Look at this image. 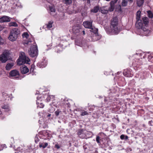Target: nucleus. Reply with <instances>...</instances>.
I'll list each match as a JSON object with an SVG mask.
<instances>
[{"label":"nucleus","instance_id":"obj_12","mask_svg":"<svg viewBox=\"0 0 153 153\" xmlns=\"http://www.w3.org/2000/svg\"><path fill=\"white\" fill-rule=\"evenodd\" d=\"M20 70L22 74H25L29 71V69L25 65H23L20 67Z\"/></svg>","mask_w":153,"mask_h":153},{"label":"nucleus","instance_id":"obj_40","mask_svg":"<svg viewBox=\"0 0 153 153\" xmlns=\"http://www.w3.org/2000/svg\"><path fill=\"white\" fill-rule=\"evenodd\" d=\"M31 151V149L29 148H28L25 150V152L26 153L30 152Z\"/></svg>","mask_w":153,"mask_h":153},{"label":"nucleus","instance_id":"obj_13","mask_svg":"<svg viewBox=\"0 0 153 153\" xmlns=\"http://www.w3.org/2000/svg\"><path fill=\"white\" fill-rule=\"evenodd\" d=\"M118 0H114V1H112L110 2V7L109 8V10L111 12L114 10V4L116 3Z\"/></svg>","mask_w":153,"mask_h":153},{"label":"nucleus","instance_id":"obj_51","mask_svg":"<svg viewBox=\"0 0 153 153\" xmlns=\"http://www.w3.org/2000/svg\"><path fill=\"white\" fill-rule=\"evenodd\" d=\"M82 44H84V41H83L82 42Z\"/></svg>","mask_w":153,"mask_h":153},{"label":"nucleus","instance_id":"obj_8","mask_svg":"<svg viewBox=\"0 0 153 153\" xmlns=\"http://www.w3.org/2000/svg\"><path fill=\"white\" fill-rule=\"evenodd\" d=\"M92 21H86L83 22L82 25L86 28L90 29V30H92L94 28H95L92 25Z\"/></svg>","mask_w":153,"mask_h":153},{"label":"nucleus","instance_id":"obj_25","mask_svg":"<svg viewBox=\"0 0 153 153\" xmlns=\"http://www.w3.org/2000/svg\"><path fill=\"white\" fill-rule=\"evenodd\" d=\"M120 138L121 140H127L128 138V137L127 136L124 134H122L120 136Z\"/></svg>","mask_w":153,"mask_h":153},{"label":"nucleus","instance_id":"obj_50","mask_svg":"<svg viewBox=\"0 0 153 153\" xmlns=\"http://www.w3.org/2000/svg\"><path fill=\"white\" fill-rule=\"evenodd\" d=\"M106 101V99H104V101Z\"/></svg>","mask_w":153,"mask_h":153},{"label":"nucleus","instance_id":"obj_10","mask_svg":"<svg viewBox=\"0 0 153 153\" xmlns=\"http://www.w3.org/2000/svg\"><path fill=\"white\" fill-rule=\"evenodd\" d=\"M10 76H15L16 79L19 78V72L16 70H13L11 71L9 73Z\"/></svg>","mask_w":153,"mask_h":153},{"label":"nucleus","instance_id":"obj_39","mask_svg":"<svg viewBox=\"0 0 153 153\" xmlns=\"http://www.w3.org/2000/svg\"><path fill=\"white\" fill-rule=\"evenodd\" d=\"M88 113L86 111H84L82 112L81 115L82 116H84L85 115H88Z\"/></svg>","mask_w":153,"mask_h":153},{"label":"nucleus","instance_id":"obj_20","mask_svg":"<svg viewBox=\"0 0 153 153\" xmlns=\"http://www.w3.org/2000/svg\"><path fill=\"white\" fill-rule=\"evenodd\" d=\"M99 10V6L94 7L91 10V12L94 13L97 12Z\"/></svg>","mask_w":153,"mask_h":153},{"label":"nucleus","instance_id":"obj_7","mask_svg":"<svg viewBox=\"0 0 153 153\" xmlns=\"http://www.w3.org/2000/svg\"><path fill=\"white\" fill-rule=\"evenodd\" d=\"M10 54V52L8 50H5L0 56V61L2 63L6 62L8 60Z\"/></svg>","mask_w":153,"mask_h":153},{"label":"nucleus","instance_id":"obj_26","mask_svg":"<svg viewBox=\"0 0 153 153\" xmlns=\"http://www.w3.org/2000/svg\"><path fill=\"white\" fill-rule=\"evenodd\" d=\"M147 13L148 16L149 18H152L153 17V14L151 11H148Z\"/></svg>","mask_w":153,"mask_h":153},{"label":"nucleus","instance_id":"obj_48","mask_svg":"<svg viewBox=\"0 0 153 153\" xmlns=\"http://www.w3.org/2000/svg\"><path fill=\"white\" fill-rule=\"evenodd\" d=\"M1 111H0V114H1Z\"/></svg>","mask_w":153,"mask_h":153},{"label":"nucleus","instance_id":"obj_29","mask_svg":"<svg viewBox=\"0 0 153 153\" xmlns=\"http://www.w3.org/2000/svg\"><path fill=\"white\" fill-rule=\"evenodd\" d=\"M135 62H136L137 65H141L142 63L141 60L140 59H136Z\"/></svg>","mask_w":153,"mask_h":153},{"label":"nucleus","instance_id":"obj_28","mask_svg":"<svg viewBox=\"0 0 153 153\" xmlns=\"http://www.w3.org/2000/svg\"><path fill=\"white\" fill-rule=\"evenodd\" d=\"M100 11L101 12L104 14H107L108 12V10H105L104 9H101Z\"/></svg>","mask_w":153,"mask_h":153},{"label":"nucleus","instance_id":"obj_52","mask_svg":"<svg viewBox=\"0 0 153 153\" xmlns=\"http://www.w3.org/2000/svg\"><path fill=\"white\" fill-rule=\"evenodd\" d=\"M85 45H87L86 44H85Z\"/></svg>","mask_w":153,"mask_h":153},{"label":"nucleus","instance_id":"obj_34","mask_svg":"<svg viewBox=\"0 0 153 153\" xmlns=\"http://www.w3.org/2000/svg\"><path fill=\"white\" fill-rule=\"evenodd\" d=\"M9 26H14V27H17L18 26V25L16 22H12L10 23L9 24Z\"/></svg>","mask_w":153,"mask_h":153},{"label":"nucleus","instance_id":"obj_37","mask_svg":"<svg viewBox=\"0 0 153 153\" xmlns=\"http://www.w3.org/2000/svg\"><path fill=\"white\" fill-rule=\"evenodd\" d=\"M34 66H35L33 65H31L30 70V72H33Z\"/></svg>","mask_w":153,"mask_h":153},{"label":"nucleus","instance_id":"obj_49","mask_svg":"<svg viewBox=\"0 0 153 153\" xmlns=\"http://www.w3.org/2000/svg\"><path fill=\"white\" fill-rule=\"evenodd\" d=\"M36 103H37V104H39V103H38L37 101H36Z\"/></svg>","mask_w":153,"mask_h":153},{"label":"nucleus","instance_id":"obj_30","mask_svg":"<svg viewBox=\"0 0 153 153\" xmlns=\"http://www.w3.org/2000/svg\"><path fill=\"white\" fill-rule=\"evenodd\" d=\"M2 96L4 99L6 100V98L8 97L9 96L7 93L4 92L2 93Z\"/></svg>","mask_w":153,"mask_h":153},{"label":"nucleus","instance_id":"obj_53","mask_svg":"<svg viewBox=\"0 0 153 153\" xmlns=\"http://www.w3.org/2000/svg\"><path fill=\"white\" fill-rule=\"evenodd\" d=\"M4 0V1H5V0Z\"/></svg>","mask_w":153,"mask_h":153},{"label":"nucleus","instance_id":"obj_15","mask_svg":"<svg viewBox=\"0 0 153 153\" xmlns=\"http://www.w3.org/2000/svg\"><path fill=\"white\" fill-rule=\"evenodd\" d=\"M142 20L143 24L146 26L147 27L148 26V24L149 23L148 18L146 17H145L143 18Z\"/></svg>","mask_w":153,"mask_h":153},{"label":"nucleus","instance_id":"obj_45","mask_svg":"<svg viewBox=\"0 0 153 153\" xmlns=\"http://www.w3.org/2000/svg\"><path fill=\"white\" fill-rule=\"evenodd\" d=\"M75 43L76 45H78L79 46H80V45L77 42V41L76 40L75 41Z\"/></svg>","mask_w":153,"mask_h":153},{"label":"nucleus","instance_id":"obj_47","mask_svg":"<svg viewBox=\"0 0 153 153\" xmlns=\"http://www.w3.org/2000/svg\"><path fill=\"white\" fill-rule=\"evenodd\" d=\"M51 116V114H49L48 115H47V117H50V116Z\"/></svg>","mask_w":153,"mask_h":153},{"label":"nucleus","instance_id":"obj_24","mask_svg":"<svg viewBox=\"0 0 153 153\" xmlns=\"http://www.w3.org/2000/svg\"><path fill=\"white\" fill-rule=\"evenodd\" d=\"M128 0H122V5L123 7L126 6L127 5Z\"/></svg>","mask_w":153,"mask_h":153},{"label":"nucleus","instance_id":"obj_33","mask_svg":"<svg viewBox=\"0 0 153 153\" xmlns=\"http://www.w3.org/2000/svg\"><path fill=\"white\" fill-rule=\"evenodd\" d=\"M63 2L65 4H69L71 3V0H63Z\"/></svg>","mask_w":153,"mask_h":153},{"label":"nucleus","instance_id":"obj_32","mask_svg":"<svg viewBox=\"0 0 153 153\" xmlns=\"http://www.w3.org/2000/svg\"><path fill=\"white\" fill-rule=\"evenodd\" d=\"M22 36L23 38H25L27 39L28 38V37H29V35L27 33L24 32L22 34Z\"/></svg>","mask_w":153,"mask_h":153},{"label":"nucleus","instance_id":"obj_43","mask_svg":"<svg viewBox=\"0 0 153 153\" xmlns=\"http://www.w3.org/2000/svg\"><path fill=\"white\" fill-rule=\"evenodd\" d=\"M44 106V105L42 103H40L39 105H38V106L40 108H43Z\"/></svg>","mask_w":153,"mask_h":153},{"label":"nucleus","instance_id":"obj_4","mask_svg":"<svg viewBox=\"0 0 153 153\" xmlns=\"http://www.w3.org/2000/svg\"><path fill=\"white\" fill-rule=\"evenodd\" d=\"M30 61V59L28 57L22 54L19 56V58L17 59V62L19 65H21L25 63L30 64L29 62Z\"/></svg>","mask_w":153,"mask_h":153},{"label":"nucleus","instance_id":"obj_46","mask_svg":"<svg viewBox=\"0 0 153 153\" xmlns=\"http://www.w3.org/2000/svg\"><path fill=\"white\" fill-rule=\"evenodd\" d=\"M130 3H132L133 2L134 0H127Z\"/></svg>","mask_w":153,"mask_h":153},{"label":"nucleus","instance_id":"obj_5","mask_svg":"<svg viewBox=\"0 0 153 153\" xmlns=\"http://www.w3.org/2000/svg\"><path fill=\"white\" fill-rule=\"evenodd\" d=\"M28 53L30 56L32 57L36 56L38 54V50L37 46L33 45L28 50Z\"/></svg>","mask_w":153,"mask_h":153},{"label":"nucleus","instance_id":"obj_22","mask_svg":"<svg viewBox=\"0 0 153 153\" xmlns=\"http://www.w3.org/2000/svg\"><path fill=\"white\" fill-rule=\"evenodd\" d=\"M140 13L141 11H140L138 10L137 11L136 15V19L137 20H140Z\"/></svg>","mask_w":153,"mask_h":153},{"label":"nucleus","instance_id":"obj_16","mask_svg":"<svg viewBox=\"0 0 153 153\" xmlns=\"http://www.w3.org/2000/svg\"><path fill=\"white\" fill-rule=\"evenodd\" d=\"M13 66V63H7L6 67L5 68L7 70H9L11 68H12V67Z\"/></svg>","mask_w":153,"mask_h":153},{"label":"nucleus","instance_id":"obj_2","mask_svg":"<svg viewBox=\"0 0 153 153\" xmlns=\"http://www.w3.org/2000/svg\"><path fill=\"white\" fill-rule=\"evenodd\" d=\"M98 29L96 28H94L92 30H90V31L91 32V34L90 37H89V40L91 41H95L100 39L101 36L98 34Z\"/></svg>","mask_w":153,"mask_h":153},{"label":"nucleus","instance_id":"obj_14","mask_svg":"<svg viewBox=\"0 0 153 153\" xmlns=\"http://www.w3.org/2000/svg\"><path fill=\"white\" fill-rule=\"evenodd\" d=\"M123 75L126 77L132 76V74H131L130 71L128 70H125L123 73Z\"/></svg>","mask_w":153,"mask_h":153},{"label":"nucleus","instance_id":"obj_18","mask_svg":"<svg viewBox=\"0 0 153 153\" xmlns=\"http://www.w3.org/2000/svg\"><path fill=\"white\" fill-rule=\"evenodd\" d=\"M1 107L2 108L4 109L5 111L7 112L10 110V109L8 104L3 105Z\"/></svg>","mask_w":153,"mask_h":153},{"label":"nucleus","instance_id":"obj_41","mask_svg":"<svg viewBox=\"0 0 153 153\" xmlns=\"http://www.w3.org/2000/svg\"><path fill=\"white\" fill-rule=\"evenodd\" d=\"M31 41L30 40H28L27 41H26L25 43L26 44L28 45H30L31 44Z\"/></svg>","mask_w":153,"mask_h":153},{"label":"nucleus","instance_id":"obj_9","mask_svg":"<svg viewBox=\"0 0 153 153\" xmlns=\"http://www.w3.org/2000/svg\"><path fill=\"white\" fill-rule=\"evenodd\" d=\"M81 27L80 26H74L73 27V33L77 36L80 35Z\"/></svg>","mask_w":153,"mask_h":153},{"label":"nucleus","instance_id":"obj_31","mask_svg":"<svg viewBox=\"0 0 153 153\" xmlns=\"http://www.w3.org/2000/svg\"><path fill=\"white\" fill-rule=\"evenodd\" d=\"M62 112L59 110L58 109L55 111V114L56 116H58L59 114H61Z\"/></svg>","mask_w":153,"mask_h":153},{"label":"nucleus","instance_id":"obj_17","mask_svg":"<svg viewBox=\"0 0 153 153\" xmlns=\"http://www.w3.org/2000/svg\"><path fill=\"white\" fill-rule=\"evenodd\" d=\"M48 145L47 143H39V146L40 148H42L43 149L45 148Z\"/></svg>","mask_w":153,"mask_h":153},{"label":"nucleus","instance_id":"obj_19","mask_svg":"<svg viewBox=\"0 0 153 153\" xmlns=\"http://www.w3.org/2000/svg\"><path fill=\"white\" fill-rule=\"evenodd\" d=\"M83 133V130L82 129H80L78 130L77 134L79 137L82 138H84V136L83 137L82 134Z\"/></svg>","mask_w":153,"mask_h":153},{"label":"nucleus","instance_id":"obj_36","mask_svg":"<svg viewBox=\"0 0 153 153\" xmlns=\"http://www.w3.org/2000/svg\"><path fill=\"white\" fill-rule=\"evenodd\" d=\"M50 10L51 12H55V9L53 7L51 6L49 7Z\"/></svg>","mask_w":153,"mask_h":153},{"label":"nucleus","instance_id":"obj_6","mask_svg":"<svg viewBox=\"0 0 153 153\" xmlns=\"http://www.w3.org/2000/svg\"><path fill=\"white\" fill-rule=\"evenodd\" d=\"M136 27L139 29H141L144 32L145 35H147L150 32V31L146 28H144L143 27V24L142 20H137V22L136 24Z\"/></svg>","mask_w":153,"mask_h":153},{"label":"nucleus","instance_id":"obj_3","mask_svg":"<svg viewBox=\"0 0 153 153\" xmlns=\"http://www.w3.org/2000/svg\"><path fill=\"white\" fill-rule=\"evenodd\" d=\"M20 33V31L18 28H15L11 30L8 39L10 41H14L16 40L18 37V35Z\"/></svg>","mask_w":153,"mask_h":153},{"label":"nucleus","instance_id":"obj_38","mask_svg":"<svg viewBox=\"0 0 153 153\" xmlns=\"http://www.w3.org/2000/svg\"><path fill=\"white\" fill-rule=\"evenodd\" d=\"M153 58V56L151 55H149L148 56V59L149 61L152 62L151 59Z\"/></svg>","mask_w":153,"mask_h":153},{"label":"nucleus","instance_id":"obj_42","mask_svg":"<svg viewBox=\"0 0 153 153\" xmlns=\"http://www.w3.org/2000/svg\"><path fill=\"white\" fill-rule=\"evenodd\" d=\"M60 146L58 144H56L55 145V148L57 149H59L60 148Z\"/></svg>","mask_w":153,"mask_h":153},{"label":"nucleus","instance_id":"obj_11","mask_svg":"<svg viewBox=\"0 0 153 153\" xmlns=\"http://www.w3.org/2000/svg\"><path fill=\"white\" fill-rule=\"evenodd\" d=\"M10 21V18L9 17L4 16L0 18V22H8Z\"/></svg>","mask_w":153,"mask_h":153},{"label":"nucleus","instance_id":"obj_27","mask_svg":"<svg viewBox=\"0 0 153 153\" xmlns=\"http://www.w3.org/2000/svg\"><path fill=\"white\" fill-rule=\"evenodd\" d=\"M96 141L98 143L100 144V142L102 141V140L100 136H97L96 138Z\"/></svg>","mask_w":153,"mask_h":153},{"label":"nucleus","instance_id":"obj_35","mask_svg":"<svg viewBox=\"0 0 153 153\" xmlns=\"http://www.w3.org/2000/svg\"><path fill=\"white\" fill-rule=\"evenodd\" d=\"M85 31L84 30V29L82 28V27L81 28L80 35H85Z\"/></svg>","mask_w":153,"mask_h":153},{"label":"nucleus","instance_id":"obj_44","mask_svg":"<svg viewBox=\"0 0 153 153\" xmlns=\"http://www.w3.org/2000/svg\"><path fill=\"white\" fill-rule=\"evenodd\" d=\"M39 141V139L38 138V137H35V141L36 143H37Z\"/></svg>","mask_w":153,"mask_h":153},{"label":"nucleus","instance_id":"obj_1","mask_svg":"<svg viewBox=\"0 0 153 153\" xmlns=\"http://www.w3.org/2000/svg\"><path fill=\"white\" fill-rule=\"evenodd\" d=\"M110 29L109 27L106 26L105 27V29L108 33H112L114 34H118L120 30L118 27V21L117 16L114 17L111 20L110 23Z\"/></svg>","mask_w":153,"mask_h":153},{"label":"nucleus","instance_id":"obj_23","mask_svg":"<svg viewBox=\"0 0 153 153\" xmlns=\"http://www.w3.org/2000/svg\"><path fill=\"white\" fill-rule=\"evenodd\" d=\"M53 22L51 21L49 22L46 25L48 28L50 29L52 27V25Z\"/></svg>","mask_w":153,"mask_h":153},{"label":"nucleus","instance_id":"obj_21","mask_svg":"<svg viewBox=\"0 0 153 153\" xmlns=\"http://www.w3.org/2000/svg\"><path fill=\"white\" fill-rule=\"evenodd\" d=\"M144 2V0H137V6L140 7L143 4Z\"/></svg>","mask_w":153,"mask_h":153}]
</instances>
